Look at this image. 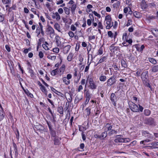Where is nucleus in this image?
<instances>
[{"label":"nucleus","instance_id":"f257e3e1","mask_svg":"<svg viewBox=\"0 0 158 158\" xmlns=\"http://www.w3.org/2000/svg\"><path fill=\"white\" fill-rule=\"evenodd\" d=\"M129 106L131 110L133 112H137L140 111L142 112L143 111V108L139 104V107L133 102H131L129 104Z\"/></svg>","mask_w":158,"mask_h":158},{"label":"nucleus","instance_id":"f03ea898","mask_svg":"<svg viewBox=\"0 0 158 158\" xmlns=\"http://www.w3.org/2000/svg\"><path fill=\"white\" fill-rule=\"evenodd\" d=\"M105 21H106L107 25L106 26V28L107 29H110L113 25V23H111V18L110 15L106 16L105 18Z\"/></svg>","mask_w":158,"mask_h":158},{"label":"nucleus","instance_id":"7ed1b4c3","mask_svg":"<svg viewBox=\"0 0 158 158\" xmlns=\"http://www.w3.org/2000/svg\"><path fill=\"white\" fill-rule=\"evenodd\" d=\"M115 77L114 76H113L108 79L106 82V85L110 87L115 84L116 82Z\"/></svg>","mask_w":158,"mask_h":158},{"label":"nucleus","instance_id":"20e7f679","mask_svg":"<svg viewBox=\"0 0 158 158\" xmlns=\"http://www.w3.org/2000/svg\"><path fill=\"white\" fill-rule=\"evenodd\" d=\"M46 33L49 35L51 38L53 37L55 35V31L50 26L48 25L47 28Z\"/></svg>","mask_w":158,"mask_h":158},{"label":"nucleus","instance_id":"39448f33","mask_svg":"<svg viewBox=\"0 0 158 158\" xmlns=\"http://www.w3.org/2000/svg\"><path fill=\"white\" fill-rule=\"evenodd\" d=\"M89 86L90 89H95L97 88V86L92 78H90L89 79Z\"/></svg>","mask_w":158,"mask_h":158},{"label":"nucleus","instance_id":"423d86ee","mask_svg":"<svg viewBox=\"0 0 158 158\" xmlns=\"http://www.w3.org/2000/svg\"><path fill=\"white\" fill-rule=\"evenodd\" d=\"M148 72L147 71H144L141 74V78L143 81H146L148 78Z\"/></svg>","mask_w":158,"mask_h":158},{"label":"nucleus","instance_id":"0eeeda50","mask_svg":"<svg viewBox=\"0 0 158 158\" xmlns=\"http://www.w3.org/2000/svg\"><path fill=\"white\" fill-rule=\"evenodd\" d=\"M110 98L113 105L115 106L116 105V102L117 101V97L114 93H112L111 94Z\"/></svg>","mask_w":158,"mask_h":158},{"label":"nucleus","instance_id":"6e6552de","mask_svg":"<svg viewBox=\"0 0 158 158\" xmlns=\"http://www.w3.org/2000/svg\"><path fill=\"white\" fill-rule=\"evenodd\" d=\"M121 135H116L115 136V139H114V142L115 143L123 142V138L121 137Z\"/></svg>","mask_w":158,"mask_h":158},{"label":"nucleus","instance_id":"1a4fd4ad","mask_svg":"<svg viewBox=\"0 0 158 158\" xmlns=\"http://www.w3.org/2000/svg\"><path fill=\"white\" fill-rule=\"evenodd\" d=\"M35 128L39 131L41 133H43L44 131V127L42 125L38 124L35 126Z\"/></svg>","mask_w":158,"mask_h":158},{"label":"nucleus","instance_id":"9d476101","mask_svg":"<svg viewBox=\"0 0 158 158\" xmlns=\"http://www.w3.org/2000/svg\"><path fill=\"white\" fill-rule=\"evenodd\" d=\"M54 141V144L56 145H58L60 144V141L61 138L58 136L55 137L52 139Z\"/></svg>","mask_w":158,"mask_h":158},{"label":"nucleus","instance_id":"9b49d317","mask_svg":"<svg viewBox=\"0 0 158 158\" xmlns=\"http://www.w3.org/2000/svg\"><path fill=\"white\" fill-rule=\"evenodd\" d=\"M52 18L53 19H56V20L57 21H59L60 19V16L57 12L53 13Z\"/></svg>","mask_w":158,"mask_h":158},{"label":"nucleus","instance_id":"f8f14e48","mask_svg":"<svg viewBox=\"0 0 158 158\" xmlns=\"http://www.w3.org/2000/svg\"><path fill=\"white\" fill-rule=\"evenodd\" d=\"M71 48V46L69 45L65 46L63 48V52L64 54L67 53Z\"/></svg>","mask_w":158,"mask_h":158},{"label":"nucleus","instance_id":"ddd939ff","mask_svg":"<svg viewBox=\"0 0 158 158\" xmlns=\"http://www.w3.org/2000/svg\"><path fill=\"white\" fill-rule=\"evenodd\" d=\"M112 127V126L108 123H106L103 127L104 128V130L107 131H108L111 130Z\"/></svg>","mask_w":158,"mask_h":158},{"label":"nucleus","instance_id":"4468645a","mask_svg":"<svg viewBox=\"0 0 158 158\" xmlns=\"http://www.w3.org/2000/svg\"><path fill=\"white\" fill-rule=\"evenodd\" d=\"M86 100L85 101V103L86 104H87L89 102L91 98L89 93L88 91H87L86 92Z\"/></svg>","mask_w":158,"mask_h":158},{"label":"nucleus","instance_id":"2eb2a0df","mask_svg":"<svg viewBox=\"0 0 158 158\" xmlns=\"http://www.w3.org/2000/svg\"><path fill=\"white\" fill-rule=\"evenodd\" d=\"M62 80L63 82L66 85H69L70 83V80L67 79V78H66V77H63V78Z\"/></svg>","mask_w":158,"mask_h":158},{"label":"nucleus","instance_id":"dca6fc26","mask_svg":"<svg viewBox=\"0 0 158 158\" xmlns=\"http://www.w3.org/2000/svg\"><path fill=\"white\" fill-rule=\"evenodd\" d=\"M107 60V57L106 56H103L98 61V63L97 64H99L103 62L106 61Z\"/></svg>","mask_w":158,"mask_h":158},{"label":"nucleus","instance_id":"f3484780","mask_svg":"<svg viewBox=\"0 0 158 158\" xmlns=\"http://www.w3.org/2000/svg\"><path fill=\"white\" fill-rule=\"evenodd\" d=\"M50 131V133L51 135L52 138V139L57 136L56 135V132L55 131L52 130Z\"/></svg>","mask_w":158,"mask_h":158},{"label":"nucleus","instance_id":"a211bd4d","mask_svg":"<svg viewBox=\"0 0 158 158\" xmlns=\"http://www.w3.org/2000/svg\"><path fill=\"white\" fill-rule=\"evenodd\" d=\"M107 135V131H105L104 132H102L101 134V139H104L106 137Z\"/></svg>","mask_w":158,"mask_h":158},{"label":"nucleus","instance_id":"6ab92c4d","mask_svg":"<svg viewBox=\"0 0 158 158\" xmlns=\"http://www.w3.org/2000/svg\"><path fill=\"white\" fill-rule=\"evenodd\" d=\"M151 113V111L148 109H145L144 111V114L146 116H149Z\"/></svg>","mask_w":158,"mask_h":158},{"label":"nucleus","instance_id":"aec40b11","mask_svg":"<svg viewBox=\"0 0 158 158\" xmlns=\"http://www.w3.org/2000/svg\"><path fill=\"white\" fill-rule=\"evenodd\" d=\"M73 56V55L72 53H70L67 57V60L69 61H71L72 60Z\"/></svg>","mask_w":158,"mask_h":158},{"label":"nucleus","instance_id":"412c9836","mask_svg":"<svg viewBox=\"0 0 158 158\" xmlns=\"http://www.w3.org/2000/svg\"><path fill=\"white\" fill-rule=\"evenodd\" d=\"M42 87H40V89L44 93V94L47 95L48 92L45 88L44 86H42Z\"/></svg>","mask_w":158,"mask_h":158},{"label":"nucleus","instance_id":"4be33fe9","mask_svg":"<svg viewBox=\"0 0 158 158\" xmlns=\"http://www.w3.org/2000/svg\"><path fill=\"white\" fill-rule=\"evenodd\" d=\"M106 79V76L104 75H101L99 77V80L101 81H104Z\"/></svg>","mask_w":158,"mask_h":158},{"label":"nucleus","instance_id":"5701e85b","mask_svg":"<svg viewBox=\"0 0 158 158\" xmlns=\"http://www.w3.org/2000/svg\"><path fill=\"white\" fill-rule=\"evenodd\" d=\"M65 65H62L60 67V69L59 70V71L60 73H63L64 72L65 70Z\"/></svg>","mask_w":158,"mask_h":158},{"label":"nucleus","instance_id":"b1692460","mask_svg":"<svg viewBox=\"0 0 158 158\" xmlns=\"http://www.w3.org/2000/svg\"><path fill=\"white\" fill-rule=\"evenodd\" d=\"M39 24L40 26V27L41 33L42 35L44 36V31L43 30V27L40 23H39Z\"/></svg>","mask_w":158,"mask_h":158},{"label":"nucleus","instance_id":"393cba45","mask_svg":"<svg viewBox=\"0 0 158 158\" xmlns=\"http://www.w3.org/2000/svg\"><path fill=\"white\" fill-rule=\"evenodd\" d=\"M152 71L156 72L158 71V65L154 66L152 69Z\"/></svg>","mask_w":158,"mask_h":158},{"label":"nucleus","instance_id":"a878e982","mask_svg":"<svg viewBox=\"0 0 158 158\" xmlns=\"http://www.w3.org/2000/svg\"><path fill=\"white\" fill-rule=\"evenodd\" d=\"M63 9L66 14L69 15L70 14V9L69 8L65 7H64Z\"/></svg>","mask_w":158,"mask_h":158},{"label":"nucleus","instance_id":"bb28decb","mask_svg":"<svg viewBox=\"0 0 158 158\" xmlns=\"http://www.w3.org/2000/svg\"><path fill=\"white\" fill-rule=\"evenodd\" d=\"M110 131L108 133V135L111 136L113 134H116L117 133V131L113 129H111L110 130Z\"/></svg>","mask_w":158,"mask_h":158},{"label":"nucleus","instance_id":"cd10ccee","mask_svg":"<svg viewBox=\"0 0 158 158\" xmlns=\"http://www.w3.org/2000/svg\"><path fill=\"white\" fill-rule=\"evenodd\" d=\"M36 33L37 34V36L38 37L39 35L40 34V27H37L36 28Z\"/></svg>","mask_w":158,"mask_h":158},{"label":"nucleus","instance_id":"c85d7f7f","mask_svg":"<svg viewBox=\"0 0 158 158\" xmlns=\"http://www.w3.org/2000/svg\"><path fill=\"white\" fill-rule=\"evenodd\" d=\"M55 28L58 31H60V26L59 24L58 23H56L54 26Z\"/></svg>","mask_w":158,"mask_h":158},{"label":"nucleus","instance_id":"c756f323","mask_svg":"<svg viewBox=\"0 0 158 158\" xmlns=\"http://www.w3.org/2000/svg\"><path fill=\"white\" fill-rule=\"evenodd\" d=\"M58 111L61 114H63L64 111L63 108L62 106L59 107L58 109Z\"/></svg>","mask_w":158,"mask_h":158},{"label":"nucleus","instance_id":"7c9ffc66","mask_svg":"<svg viewBox=\"0 0 158 158\" xmlns=\"http://www.w3.org/2000/svg\"><path fill=\"white\" fill-rule=\"evenodd\" d=\"M76 8V5L75 4H73L72 5L71 7V10L72 13L73 14H74L75 10Z\"/></svg>","mask_w":158,"mask_h":158},{"label":"nucleus","instance_id":"2f4dec72","mask_svg":"<svg viewBox=\"0 0 158 158\" xmlns=\"http://www.w3.org/2000/svg\"><path fill=\"white\" fill-rule=\"evenodd\" d=\"M134 16L137 18H139L140 17V13L138 12L135 11L133 13Z\"/></svg>","mask_w":158,"mask_h":158},{"label":"nucleus","instance_id":"473e14b6","mask_svg":"<svg viewBox=\"0 0 158 158\" xmlns=\"http://www.w3.org/2000/svg\"><path fill=\"white\" fill-rule=\"evenodd\" d=\"M58 71V69H54L51 72V74L52 76H55L57 73V72Z\"/></svg>","mask_w":158,"mask_h":158},{"label":"nucleus","instance_id":"72a5a7b5","mask_svg":"<svg viewBox=\"0 0 158 158\" xmlns=\"http://www.w3.org/2000/svg\"><path fill=\"white\" fill-rule=\"evenodd\" d=\"M51 88V90L53 91V92L54 93H55V94H58V95H60V94H58L57 93H60V94H61V93L59 92H58V91H57V90H56V89H55L54 88L52 87H50Z\"/></svg>","mask_w":158,"mask_h":158},{"label":"nucleus","instance_id":"f704fd0d","mask_svg":"<svg viewBox=\"0 0 158 158\" xmlns=\"http://www.w3.org/2000/svg\"><path fill=\"white\" fill-rule=\"evenodd\" d=\"M136 142L137 141H136L134 140L132 142H131V143L130 144L128 145L127 146L129 147L134 146L136 145Z\"/></svg>","mask_w":158,"mask_h":158},{"label":"nucleus","instance_id":"c9c22d12","mask_svg":"<svg viewBox=\"0 0 158 158\" xmlns=\"http://www.w3.org/2000/svg\"><path fill=\"white\" fill-rule=\"evenodd\" d=\"M149 61L153 64H155L157 63L156 60L153 58H149Z\"/></svg>","mask_w":158,"mask_h":158},{"label":"nucleus","instance_id":"e433bc0d","mask_svg":"<svg viewBox=\"0 0 158 158\" xmlns=\"http://www.w3.org/2000/svg\"><path fill=\"white\" fill-rule=\"evenodd\" d=\"M47 57L48 59L52 60H54L56 58V56H51L48 55V56Z\"/></svg>","mask_w":158,"mask_h":158},{"label":"nucleus","instance_id":"4c0bfd02","mask_svg":"<svg viewBox=\"0 0 158 158\" xmlns=\"http://www.w3.org/2000/svg\"><path fill=\"white\" fill-rule=\"evenodd\" d=\"M128 39L127 33L126 32L124 33L123 35V40H126Z\"/></svg>","mask_w":158,"mask_h":158},{"label":"nucleus","instance_id":"58836bf2","mask_svg":"<svg viewBox=\"0 0 158 158\" xmlns=\"http://www.w3.org/2000/svg\"><path fill=\"white\" fill-rule=\"evenodd\" d=\"M85 110L87 115L89 116L90 114V109L88 107Z\"/></svg>","mask_w":158,"mask_h":158},{"label":"nucleus","instance_id":"ea45409f","mask_svg":"<svg viewBox=\"0 0 158 158\" xmlns=\"http://www.w3.org/2000/svg\"><path fill=\"white\" fill-rule=\"evenodd\" d=\"M103 53V49L102 47H101L98 50V55H101Z\"/></svg>","mask_w":158,"mask_h":158},{"label":"nucleus","instance_id":"a19ab883","mask_svg":"<svg viewBox=\"0 0 158 158\" xmlns=\"http://www.w3.org/2000/svg\"><path fill=\"white\" fill-rule=\"evenodd\" d=\"M2 2L4 4H10L11 3V1L9 0H2Z\"/></svg>","mask_w":158,"mask_h":158},{"label":"nucleus","instance_id":"79ce46f5","mask_svg":"<svg viewBox=\"0 0 158 158\" xmlns=\"http://www.w3.org/2000/svg\"><path fill=\"white\" fill-rule=\"evenodd\" d=\"M121 64L122 66L126 68L127 67V64L125 62L124 60H123L121 61Z\"/></svg>","mask_w":158,"mask_h":158},{"label":"nucleus","instance_id":"37998d69","mask_svg":"<svg viewBox=\"0 0 158 158\" xmlns=\"http://www.w3.org/2000/svg\"><path fill=\"white\" fill-rule=\"evenodd\" d=\"M4 118L3 112L2 111H0V121L2 120Z\"/></svg>","mask_w":158,"mask_h":158},{"label":"nucleus","instance_id":"c03bdc74","mask_svg":"<svg viewBox=\"0 0 158 158\" xmlns=\"http://www.w3.org/2000/svg\"><path fill=\"white\" fill-rule=\"evenodd\" d=\"M98 28L101 29H103V27L101 22H99L98 23Z\"/></svg>","mask_w":158,"mask_h":158},{"label":"nucleus","instance_id":"a18cd8bd","mask_svg":"<svg viewBox=\"0 0 158 158\" xmlns=\"http://www.w3.org/2000/svg\"><path fill=\"white\" fill-rule=\"evenodd\" d=\"M147 121L148 122V124H151L153 122V119L152 118H149L148 119Z\"/></svg>","mask_w":158,"mask_h":158},{"label":"nucleus","instance_id":"49530a36","mask_svg":"<svg viewBox=\"0 0 158 158\" xmlns=\"http://www.w3.org/2000/svg\"><path fill=\"white\" fill-rule=\"evenodd\" d=\"M132 21L131 19H128L127 24L126 25V26L127 27L130 26L132 24Z\"/></svg>","mask_w":158,"mask_h":158},{"label":"nucleus","instance_id":"de8ad7c7","mask_svg":"<svg viewBox=\"0 0 158 158\" xmlns=\"http://www.w3.org/2000/svg\"><path fill=\"white\" fill-rule=\"evenodd\" d=\"M108 35L110 37L112 38L113 36V34L111 31H110L108 32Z\"/></svg>","mask_w":158,"mask_h":158},{"label":"nucleus","instance_id":"09e8293b","mask_svg":"<svg viewBox=\"0 0 158 158\" xmlns=\"http://www.w3.org/2000/svg\"><path fill=\"white\" fill-rule=\"evenodd\" d=\"M31 10L32 12L34 13L36 15H38V17H39V14H36V10L34 8H32L31 9Z\"/></svg>","mask_w":158,"mask_h":158},{"label":"nucleus","instance_id":"8fccbe9b","mask_svg":"<svg viewBox=\"0 0 158 158\" xmlns=\"http://www.w3.org/2000/svg\"><path fill=\"white\" fill-rule=\"evenodd\" d=\"M131 139L128 138H123V142H128L131 141Z\"/></svg>","mask_w":158,"mask_h":158},{"label":"nucleus","instance_id":"3c124183","mask_svg":"<svg viewBox=\"0 0 158 158\" xmlns=\"http://www.w3.org/2000/svg\"><path fill=\"white\" fill-rule=\"evenodd\" d=\"M53 51L54 52L58 53L59 51V49L58 48H55L53 49Z\"/></svg>","mask_w":158,"mask_h":158},{"label":"nucleus","instance_id":"603ef678","mask_svg":"<svg viewBox=\"0 0 158 158\" xmlns=\"http://www.w3.org/2000/svg\"><path fill=\"white\" fill-rule=\"evenodd\" d=\"M69 35V36L71 37H73L74 36V34L72 31H70L68 33Z\"/></svg>","mask_w":158,"mask_h":158},{"label":"nucleus","instance_id":"864d4df0","mask_svg":"<svg viewBox=\"0 0 158 158\" xmlns=\"http://www.w3.org/2000/svg\"><path fill=\"white\" fill-rule=\"evenodd\" d=\"M16 8V6L15 5H13L11 7H9V10H8L10 12V10H11V9H13L14 10H15Z\"/></svg>","mask_w":158,"mask_h":158},{"label":"nucleus","instance_id":"5fc2aeb1","mask_svg":"<svg viewBox=\"0 0 158 158\" xmlns=\"http://www.w3.org/2000/svg\"><path fill=\"white\" fill-rule=\"evenodd\" d=\"M39 56L40 58H42L43 57L44 54L42 52L40 51L39 52Z\"/></svg>","mask_w":158,"mask_h":158},{"label":"nucleus","instance_id":"6e6d98bb","mask_svg":"<svg viewBox=\"0 0 158 158\" xmlns=\"http://www.w3.org/2000/svg\"><path fill=\"white\" fill-rule=\"evenodd\" d=\"M141 72L142 71L141 69H139L138 70L136 73V75L137 76H139Z\"/></svg>","mask_w":158,"mask_h":158},{"label":"nucleus","instance_id":"4d7b16f0","mask_svg":"<svg viewBox=\"0 0 158 158\" xmlns=\"http://www.w3.org/2000/svg\"><path fill=\"white\" fill-rule=\"evenodd\" d=\"M71 30L73 31H75L76 29V28L73 25H71L70 28Z\"/></svg>","mask_w":158,"mask_h":158},{"label":"nucleus","instance_id":"13d9d810","mask_svg":"<svg viewBox=\"0 0 158 158\" xmlns=\"http://www.w3.org/2000/svg\"><path fill=\"white\" fill-rule=\"evenodd\" d=\"M126 41L127 42H128L130 44H131L132 43V40L131 39L128 40V39L126 40Z\"/></svg>","mask_w":158,"mask_h":158},{"label":"nucleus","instance_id":"bf43d9fd","mask_svg":"<svg viewBox=\"0 0 158 158\" xmlns=\"http://www.w3.org/2000/svg\"><path fill=\"white\" fill-rule=\"evenodd\" d=\"M93 13L96 16L100 18L101 17L100 15L98 14L97 12L94 11L93 12Z\"/></svg>","mask_w":158,"mask_h":158},{"label":"nucleus","instance_id":"052dcab7","mask_svg":"<svg viewBox=\"0 0 158 158\" xmlns=\"http://www.w3.org/2000/svg\"><path fill=\"white\" fill-rule=\"evenodd\" d=\"M92 22L90 19H88L87 20V23L88 26H89L91 24Z\"/></svg>","mask_w":158,"mask_h":158},{"label":"nucleus","instance_id":"680f3d73","mask_svg":"<svg viewBox=\"0 0 158 158\" xmlns=\"http://www.w3.org/2000/svg\"><path fill=\"white\" fill-rule=\"evenodd\" d=\"M42 46H43V48L45 50H48L49 49L48 47L46 45V44H42Z\"/></svg>","mask_w":158,"mask_h":158},{"label":"nucleus","instance_id":"e2e57ef3","mask_svg":"<svg viewBox=\"0 0 158 158\" xmlns=\"http://www.w3.org/2000/svg\"><path fill=\"white\" fill-rule=\"evenodd\" d=\"M58 12L60 14H62L63 12V9L61 8H60L58 10Z\"/></svg>","mask_w":158,"mask_h":158},{"label":"nucleus","instance_id":"0e129e2a","mask_svg":"<svg viewBox=\"0 0 158 158\" xmlns=\"http://www.w3.org/2000/svg\"><path fill=\"white\" fill-rule=\"evenodd\" d=\"M6 48V50L8 52H10V47H9V46L6 45L5 46Z\"/></svg>","mask_w":158,"mask_h":158},{"label":"nucleus","instance_id":"69168bd1","mask_svg":"<svg viewBox=\"0 0 158 158\" xmlns=\"http://www.w3.org/2000/svg\"><path fill=\"white\" fill-rule=\"evenodd\" d=\"M14 151L15 152V156H17L18 155V152L17 148H15L14 149Z\"/></svg>","mask_w":158,"mask_h":158},{"label":"nucleus","instance_id":"338daca9","mask_svg":"<svg viewBox=\"0 0 158 158\" xmlns=\"http://www.w3.org/2000/svg\"><path fill=\"white\" fill-rule=\"evenodd\" d=\"M47 123L48 126L50 131L52 130L51 127V124L49 123L47 121Z\"/></svg>","mask_w":158,"mask_h":158},{"label":"nucleus","instance_id":"774afa93","mask_svg":"<svg viewBox=\"0 0 158 158\" xmlns=\"http://www.w3.org/2000/svg\"><path fill=\"white\" fill-rule=\"evenodd\" d=\"M66 78H67V79H68L69 80V79L72 78L71 74H68L67 75V77H66Z\"/></svg>","mask_w":158,"mask_h":158}]
</instances>
